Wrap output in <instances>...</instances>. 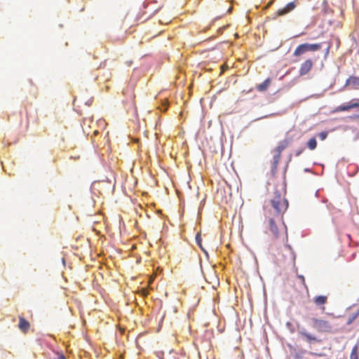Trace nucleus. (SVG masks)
Wrapping results in <instances>:
<instances>
[{
  "mask_svg": "<svg viewBox=\"0 0 359 359\" xmlns=\"http://www.w3.org/2000/svg\"><path fill=\"white\" fill-rule=\"evenodd\" d=\"M288 144L289 142L287 140L280 142L276 148V152L281 154L282 151L287 147Z\"/></svg>",
  "mask_w": 359,
  "mask_h": 359,
  "instance_id": "f8f14e48",
  "label": "nucleus"
},
{
  "mask_svg": "<svg viewBox=\"0 0 359 359\" xmlns=\"http://www.w3.org/2000/svg\"><path fill=\"white\" fill-rule=\"evenodd\" d=\"M359 316V309L357 311V312L350 315L348 317L347 320V325H351Z\"/></svg>",
  "mask_w": 359,
  "mask_h": 359,
  "instance_id": "2eb2a0df",
  "label": "nucleus"
},
{
  "mask_svg": "<svg viewBox=\"0 0 359 359\" xmlns=\"http://www.w3.org/2000/svg\"><path fill=\"white\" fill-rule=\"evenodd\" d=\"M271 79L268 78L262 83L258 84L256 86V89L259 92H264L269 88V85L271 84Z\"/></svg>",
  "mask_w": 359,
  "mask_h": 359,
  "instance_id": "9d476101",
  "label": "nucleus"
},
{
  "mask_svg": "<svg viewBox=\"0 0 359 359\" xmlns=\"http://www.w3.org/2000/svg\"><path fill=\"white\" fill-rule=\"evenodd\" d=\"M18 328L23 332L27 333L30 328V323L22 316H19Z\"/></svg>",
  "mask_w": 359,
  "mask_h": 359,
  "instance_id": "6e6552de",
  "label": "nucleus"
},
{
  "mask_svg": "<svg viewBox=\"0 0 359 359\" xmlns=\"http://www.w3.org/2000/svg\"><path fill=\"white\" fill-rule=\"evenodd\" d=\"M295 8V4L294 2L288 3L285 8L278 9L275 13L273 18H276L277 17L284 15L287 13L292 11Z\"/></svg>",
  "mask_w": 359,
  "mask_h": 359,
  "instance_id": "423d86ee",
  "label": "nucleus"
},
{
  "mask_svg": "<svg viewBox=\"0 0 359 359\" xmlns=\"http://www.w3.org/2000/svg\"><path fill=\"white\" fill-rule=\"evenodd\" d=\"M313 66V62L311 59H306L303 62L299 67V74L300 76H304L307 74L312 69Z\"/></svg>",
  "mask_w": 359,
  "mask_h": 359,
  "instance_id": "39448f33",
  "label": "nucleus"
},
{
  "mask_svg": "<svg viewBox=\"0 0 359 359\" xmlns=\"http://www.w3.org/2000/svg\"><path fill=\"white\" fill-rule=\"evenodd\" d=\"M313 302L317 306H323L327 302V297L325 295H319L313 299Z\"/></svg>",
  "mask_w": 359,
  "mask_h": 359,
  "instance_id": "9b49d317",
  "label": "nucleus"
},
{
  "mask_svg": "<svg viewBox=\"0 0 359 359\" xmlns=\"http://www.w3.org/2000/svg\"><path fill=\"white\" fill-rule=\"evenodd\" d=\"M321 43H302L299 44L294 50L293 55L299 57L309 51L314 52L321 48Z\"/></svg>",
  "mask_w": 359,
  "mask_h": 359,
  "instance_id": "7ed1b4c3",
  "label": "nucleus"
},
{
  "mask_svg": "<svg viewBox=\"0 0 359 359\" xmlns=\"http://www.w3.org/2000/svg\"><path fill=\"white\" fill-rule=\"evenodd\" d=\"M303 151V149H300L296 152V156H299Z\"/></svg>",
  "mask_w": 359,
  "mask_h": 359,
  "instance_id": "aec40b11",
  "label": "nucleus"
},
{
  "mask_svg": "<svg viewBox=\"0 0 359 359\" xmlns=\"http://www.w3.org/2000/svg\"><path fill=\"white\" fill-rule=\"evenodd\" d=\"M359 107V99H353L350 102L346 104H344L337 107L333 112L339 113L342 111H348L352 109H355Z\"/></svg>",
  "mask_w": 359,
  "mask_h": 359,
  "instance_id": "20e7f679",
  "label": "nucleus"
},
{
  "mask_svg": "<svg viewBox=\"0 0 359 359\" xmlns=\"http://www.w3.org/2000/svg\"><path fill=\"white\" fill-rule=\"evenodd\" d=\"M299 333L302 337L306 339L309 343L320 341L316 336L307 332L305 330L299 331Z\"/></svg>",
  "mask_w": 359,
  "mask_h": 359,
  "instance_id": "1a4fd4ad",
  "label": "nucleus"
},
{
  "mask_svg": "<svg viewBox=\"0 0 359 359\" xmlns=\"http://www.w3.org/2000/svg\"><path fill=\"white\" fill-rule=\"evenodd\" d=\"M57 359H66L63 355H60Z\"/></svg>",
  "mask_w": 359,
  "mask_h": 359,
  "instance_id": "412c9836",
  "label": "nucleus"
},
{
  "mask_svg": "<svg viewBox=\"0 0 359 359\" xmlns=\"http://www.w3.org/2000/svg\"><path fill=\"white\" fill-rule=\"evenodd\" d=\"M298 278L302 280V283L305 285V279L304 277L302 275L298 276Z\"/></svg>",
  "mask_w": 359,
  "mask_h": 359,
  "instance_id": "6ab92c4d",
  "label": "nucleus"
},
{
  "mask_svg": "<svg viewBox=\"0 0 359 359\" xmlns=\"http://www.w3.org/2000/svg\"><path fill=\"white\" fill-rule=\"evenodd\" d=\"M312 321V327L315 329L318 332H326L330 333L333 331V325L332 324L326 320L313 318L311 319Z\"/></svg>",
  "mask_w": 359,
  "mask_h": 359,
  "instance_id": "f03ea898",
  "label": "nucleus"
},
{
  "mask_svg": "<svg viewBox=\"0 0 359 359\" xmlns=\"http://www.w3.org/2000/svg\"><path fill=\"white\" fill-rule=\"evenodd\" d=\"M345 86H351L353 89L359 88V77L355 76H349L345 83Z\"/></svg>",
  "mask_w": 359,
  "mask_h": 359,
  "instance_id": "0eeeda50",
  "label": "nucleus"
},
{
  "mask_svg": "<svg viewBox=\"0 0 359 359\" xmlns=\"http://www.w3.org/2000/svg\"><path fill=\"white\" fill-rule=\"evenodd\" d=\"M285 194L283 185H276L273 196L270 200L271 206L266 205L264 208L265 217L268 220L269 230L275 238L279 236V229L283 226V215L288 208Z\"/></svg>",
  "mask_w": 359,
  "mask_h": 359,
  "instance_id": "f257e3e1",
  "label": "nucleus"
},
{
  "mask_svg": "<svg viewBox=\"0 0 359 359\" xmlns=\"http://www.w3.org/2000/svg\"><path fill=\"white\" fill-rule=\"evenodd\" d=\"M285 247H286L287 248H288V250H292V248H291V247H290V245H285Z\"/></svg>",
  "mask_w": 359,
  "mask_h": 359,
  "instance_id": "4be33fe9",
  "label": "nucleus"
},
{
  "mask_svg": "<svg viewBox=\"0 0 359 359\" xmlns=\"http://www.w3.org/2000/svg\"><path fill=\"white\" fill-rule=\"evenodd\" d=\"M196 243L197 245L201 248V249L204 251L205 252V250H204V248H203V245H202V239H201V233H198L196 236Z\"/></svg>",
  "mask_w": 359,
  "mask_h": 359,
  "instance_id": "dca6fc26",
  "label": "nucleus"
},
{
  "mask_svg": "<svg viewBox=\"0 0 359 359\" xmlns=\"http://www.w3.org/2000/svg\"><path fill=\"white\" fill-rule=\"evenodd\" d=\"M307 147L311 150H313L316 148L317 141L315 137H312L308 141Z\"/></svg>",
  "mask_w": 359,
  "mask_h": 359,
  "instance_id": "4468645a",
  "label": "nucleus"
},
{
  "mask_svg": "<svg viewBox=\"0 0 359 359\" xmlns=\"http://www.w3.org/2000/svg\"><path fill=\"white\" fill-rule=\"evenodd\" d=\"M327 136V132H321L319 133L318 135V137L321 140H324L326 139Z\"/></svg>",
  "mask_w": 359,
  "mask_h": 359,
  "instance_id": "a211bd4d",
  "label": "nucleus"
},
{
  "mask_svg": "<svg viewBox=\"0 0 359 359\" xmlns=\"http://www.w3.org/2000/svg\"><path fill=\"white\" fill-rule=\"evenodd\" d=\"M280 154L276 153L273 156V163L275 164V166L278 164L279 162V160L280 158Z\"/></svg>",
  "mask_w": 359,
  "mask_h": 359,
  "instance_id": "f3484780",
  "label": "nucleus"
},
{
  "mask_svg": "<svg viewBox=\"0 0 359 359\" xmlns=\"http://www.w3.org/2000/svg\"><path fill=\"white\" fill-rule=\"evenodd\" d=\"M350 359H359V343L353 347L350 354Z\"/></svg>",
  "mask_w": 359,
  "mask_h": 359,
  "instance_id": "ddd939ff",
  "label": "nucleus"
}]
</instances>
